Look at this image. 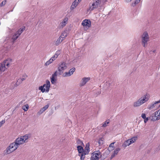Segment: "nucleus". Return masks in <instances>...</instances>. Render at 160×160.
Here are the masks:
<instances>
[{
    "instance_id": "f257e3e1",
    "label": "nucleus",
    "mask_w": 160,
    "mask_h": 160,
    "mask_svg": "<svg viewBox=\"0 0 160 160\" xmlns=\"http://www.w3.org/2000/svg\"><path fill=\"white\" fill-rule=\"evenodd\" d=\"M101 3V0H92L89 3V8L87 9L88 12H91L97 9Z\"/></svg>"
},
{
    "instance_id": "f03ea898",
    "label": "nucleus",
    "mask_w": 160,
    "mask_h": 160,
    "mask_svg": "<svg viewBox=\"0 0 160 160\" xmlns=\"http://www.w3.org/2000/svg\"><path fill=\"white\" fill-rule=\"evenodd\" d=\"M149 41V37L148 34L147 32H144L141 36V43L142 46L144 47H146Z\"/></svg>"
},
{
    "instance_id": "7ed1b4c3",
    "label": "nucleus",
    "mask_w": 160,
    "mask_h": 160,
    "mask_svg": "<svg viewBox=\"0 0 160 160\" xmlns=\"http://www.w3.org/2000/svg\"><path fill=\"white\" fill-rule=\"evenodd\" d=\"M11 62V59L10 58L4 60L1 64L0 67V71L2 72H4L6 69L9 67V64Z\"/></svg>"
},
{
    "instance_id": "20e7f679",
    "label": "nucleus",
    "mask_w": 160,
    "mask_h": 160,
    "mask_svg": "<svg viewBox=\"0 0 160 160\" xmlns=\"http://www.w3.org/2000/svg\"><path fill=\"white\" fill-rule=\"evenodd\" d=\"M25 30V27H24L22 28H20L17 31L13 34L12 39L13 40V42H14L17 39Z\"/></svg>"
},
{
    "instance_id": "39448f33",
    "label": "nucleus",
    "mask_w": 160,
    "mask_h": 160,
    "mask_svg": "<svg viewBox=\"0 0 160 160\" xmlns=\"http://www.w3.org/2000/svg\"><path fill=\"white\" fill-rule=\"evenodd\" d=\"M50 87V82L49 80H47L46 81V84H44L43 86L39 87V89L41 90L42 92H44L45 91L47 92H48L49 91Z\"/></svg>"
},
{
    "instance_id": "423d86ee",
    "label": "nucleus",
    "mask_w": 160,
    "mask_h": 160,
    "mask_svg": "<svg viewBox=\"0 0 160 160\" xmlns=\"http://www.w3.org/2000/svg\"><path fill=\"white\" fill-rule=\"evenodd\" d=\"M18 147L15 142H14L11 143L9 146L7 148L6 152L8 154H9L15 151Z\"/></svg>"
},
{
    "instance_id": "0eeeda50",
    "label": "nucleus",
    "mask_w": 160,
    "mask_h": 160,
    "mask_svg": "<svg viewBox=\"0 0 160 160\" xmlns=\"http://www.w3.org/2000/svg\"><path fill=\"white\" fill-rule=\"evenodd\" d=\"M67 68V64L64 62H62L59 63L58 67V74L60 75L63 72L64 70Z\"/></svg>"
},
{
    "instance_id": "6e6552de",
    "label": "nucleus",
    "mask_w": 160,
    "mask_h": 160,
    "mask_svg": "<svg viewBox=\"0 0 160 160\" xmlns=\"http://www.w3.org/2000/svg\"><path fill=\"white\" fill-rule=\"evenodd\" d=\"M137 138H138L137 136L133 137L129 139L128 140H126L124 142V143L122 144V146L125 148L129 146L131 144L134 143L137 140Z\"/></svg>"
},
{
    "instance_id": "1a4fd4ad",
    "label": "nucleus",
    "mask_w": 160,
    "mask_h": 160,
    "mask_svg": "<svg viewBox=\"0 0 160 160\" xmlns=\"http://www.w3.org/2000/svg\"><path fill=\"white\" fill-rule=\"evenodd\" d=\"M90 158V160H98L100 158L102 157L101 153L99 151L94 152Z\"/></svg>"
},
{
    "instance_id": "9d476101",
    "label": "nucleus",
    "mask_w": 160,
    "mask_h": 160,
    "mask_svg": "<svg viewBox=\"0 0 160 160\" xmlns=\"http://www.w3.org/2000/svg\"><path fill=\"white\" fill-rule=\"evenodd\" d=\"M157 112L156 111L154 113L151 115L150 118H151V121H155L160 119V117H159V116L158 115V114H157Z\"/></svg>"
},
{
    "instance_id": "9b49d317",
    "label": "nucleus",
    "mask_w": 160,
    "mask_h": 160,
    "mask_svg": "<svg viewBox=\"0 0 160 160\" xmlns=\"http://www.w3.org/2000/svg\"><path fill=\"white\" fill-rule=\"evenodd\" d=\"M75 70V68H72L69 70L68 72H65L63 76L64 77L70 76L73 74Z\"/></svg>"
},
{
    "instance_id": "f8f14e48",
    "label": "nucleus",
    "mask_w": 160,
    "mask_h": 160,
    "mask_svg": "<svg viewBox=\"0 0 160 160\" xmlns=\"http://www.w3.org/2000/svg\"><path fill=\"white\" fill-rule=\"evenodd\" d=\"M139 99L142 104L148 100L149 98L147 95L146 94L142 97Z\"/></svg>"
},
{
    "instance_id": "ddd939ff",
    "label": "nucleus",
    "mask_w": 160,
    "mask_h": 160,
    "mask_svg": "<svg viewBox=\"0 0 160 160\" xmlns=\"http://www.w3.org/2000/svg\"><path fill=\"white\" fill-rule=\"evenodd\" d=\"M14 142L18 147L20 145L23 144L24 143L22 136L17 138Z\"/></svg>"
},
{
    "instance_id": "4468645a",
    "label": "nucleus",
    "mask_w": 160,
    "mask_h": 160,
    "mask_svg": "<svg viewBox=\"0 0 160 160\" xmlns=\"http://www.w3.org/2000/svg\"><path fill=\"white\" fill-rule=\"evenodd\" d=\"M90 79V77L83 78L81 81L80 85L81 86H84Z\"/></svg>"
},
{
    "instance_id": "2eb2a0df",
    "label": "nucleus",
    "mask_w": 160,
    "mask_h": 160,
    "mask_svg": "<svg viewBox=\"0 0 160 160\" xmlns=\"http://www.w3.org/2000/svg\"><path fill=\"white\" fill-rule=\"evenodd\" d=\"M91 21L89 20L85 19L83 20L82 23V24L83 26H87L88 28L91 26Z\"/></svg>"
},
{
    "instance_id": "dca6fc26",
    "label": "nucleus",
    "mask_w": 160,
    "mask_h": 160,
    "mask_svg": "<svg viewBox=\"0 0 160 160\" xmlns=\"http://www.w3.org/2000/svg\"><path fill=\"white\" fill-rule=\"evenodd\" d=\"M68 21V18L67 17H65L64 18L62 22L60 23V25L62 28L64 27L67 24Z\"/></svg>"
},
{
    "instance_id": "f3484780",
    "label": "nucleus",
    "mask_w": 160,
    "mask_h": 160,
    "mask_svg": "<svg viewBox=\"0 0 160 160\" xmlns=\"http://www.w3.org/2000/svg\"><path fill=\"white\" fill-rule=\"evenodd\" d=\"M79 2L77 0H75L71 7L70 9L71 10L74 9L77 6Z\"/></svg>"
},
{
    "instance_id": "a211bd4d",
    "label": "nucleus",
    "mask_w": 160,
    "mask_h": 160,
    "mask_svg": "<svg viewBox=\"0 0 160 160\" xmlns=\"http://www.w3.org/2000/svg\"><path fill=\"white\" fill-rule=\"evenodd\" d=\"M90 144L89 142L87 143L86 144V146L85 148L84 152L86 154H88L90 151Z\"/></svg>"
},
{
    "instance_id": "6ab92c4d",
    "label": "nucleus",
    "mask_w": 160,
    "mask_h": 160,
    "mask_svg": "<svg viewBox=\"0 0 160 160\" xmlns=\"http://www.w3.org/2000/svg\"><path fill=\"white\" fill-rule=\"evenodd\" d=\"M49 105L47 104L43 108H41L38 112L39 114H42L48 108Z\"/></svg>"
},
{
    "instance_id": "aec40b11",
    "label": "nucleus",
    "mask_w": 160,
    "mask_h": 160,
    "mask_svg": "<svg viewBox=\"0 0 160 160\" xmlns=\"http://www.w3.org/2000/svg\"><path fill=\"white\" fill-rule=\"evenodd\" d=\"M22 82L21 81V80L20 78H19L17 80L16 82L15 83L14 82H12V84L14 85V87H17V86H18Z\"/></svg>"
},
{
    "instance_id": "412c9836",
    "label": "nucleus",
    "mask_w": 160,
    "mask_h": 160,
    "mask_svg": "<svg viewBox=\"0 0 160 160\" xmlns=\"http://www.w3.org/2000/svg\"><path fill=\"white\" fill-rule=\"evenodd\" d=\"M30 135L29 134H26L24 136H22V138L24 142H28V139L30 137Z\"/></svg>"
},
{
    "instance_id": "4be33fe9",
    "label": "nucleus",
    "mask_w": 160,
    "mask_h": 160,
    "mask_svg": "<svg viewBox=\"0 0 160 160\" xmlns=\"http://www.w3.org/2000/svg\"><path fill=\"white\" fill-rule=\"evenodd\" d=\"M142 105L140 101L138 99V101L134 102L133 106L134 107H137L140 106L141 105Z\"/></svg>"
},
{
    "instance_id": "5701e85b",
    "label": "nucleus",
    "mask_w": 160,
    "mask_h": 160,
    "mask_svg": "<svg viewBox=\"0 0 160 160\" xmlns=\"http://www.w3.org/2000/svg\"><path fill=\"white\" fill-rule=\"evenodd\" d=\"M77 148L79 153L81 154L84 152V149L81 146H78Z\"/></svg>"
},
{
    "instance_id": "b1692460",
    "label": "nucleus",
    "mask_w": 160,
    "mask_h": 160,
    "mask_svg": "<svg viewBox=\"0 0 160 160\" xmlns=\"http://www.w3.org/2000/svg\"><path fill=\"white\" fill-rule=\"evenodd\" d=\"M88 154H87L86 153L84 152H83L82 153H81V154H79V156H80V159L81 160H84L85 157V155Z\"/></svg>"
},
{
    "instance_id": "393cba45",
    "label": "nucleus",
    "mask_w": 160,
    "mask_h": 160,
    "mask_svg": "<svg viewBox=\"0 0 160 160\" xmlns=\"http://www.w3.org/2000/svg\"><path fill=\"white\" fill-rule=\"evenodd\" d=\"M61 39L59 37L58 38L57 40L55 42V44L56 46L58 45L62 42Z\"/></svg>"
},
{
    "instance_id": "a878e982",
    "label": "nucleus",
    "mask_w": 160,
    "mask_h": 160,
    "mask_svg": "<svg viewBox=\"0 0 160 160\" xmlns=\"http://www.w3.org/2000/svg\"><path fill=\"white\" fill-rule=\"evenodd\" d=\"M67 35V34L66 32L64 31L62 32L61 35L59 37L61 38L62 37H66Z\"/></svg>"
},
{
    "instance_id": "bb28decb",
    "label": "nucleus",
    "mask_w": 160,
    "mask_h": 160,
    "mask_svg": "<svg viewBox=\"0 0 160 160\" xmlns=\"http://www.w3.org/2000/svg\"><path fill=\"white\" fill-rule=\"evenodd\" d=\"M28 105L27 104L22 107V108L24 111H26L28 108Z\"/></svg>"
},
{
    "instance_id": "cd10ccee",
    "label": "nucleus",
    "mask_w": 160,
    "mask_h": 160,
    "mask_svg": "<svg viewBox=\"0 0 160 160\" xmlns=\"http://www.w3.org/2000/svg\"><path fill=\"white\" fill-rule=\"evenodd\" d=\"M58 72L57 71H56L52 75L51 78H57V76L58 74Z\"/></svg>"
},
{
    "instance_id": "c85d7f7f",
    "label": "nucleus",
    "mask_w": 160,
    "mask_h": 160,
    "mask_svg": "<svg viewBox=\"0 0 160 160\" xmlns=\"http://www.w3.org/2000/svg\"><path fill=\"white\" fill-rule=\"evenodd\" d=\"M140 0H135L134 2L132 3V5L133 7L135 6L138 3L140 2Z\"/></svg>"
},
{
    "instance_id": "c756f323",
    "label": "nucleus",
    "mask_w": 160,
    "mask_h": 160,
    "mask_svg": "<svg viewBox=\"0 0 160 160\" xmlns=\"http://www.w3.org/2000/svg\"><path fill=\"white\" fill-rule=\"evenodd\" d=\"M28 76L26 74H24L22 78H20V79L21 80V81L22 82L23 81L25 80L26 78H27Z\"/></svg>"
},
{
    "instance_id": "7c9ffc66",
    "label": "nucleus",
    "mask_w": 160,
    "mask_h": 160,
    "mask_svg": "<svg viewBox=\"0 0 160 160\" xmlns=\"http://www.w3.org/2000/svg\"><path fill=\"white\" fill-rule=\"evenodd\" d=\"M109 120H107L106 121L104 122L102 125V126L103 127H106L107 125V124H108L109 123Z\"/></svg>"
},
{
    "instance_id": "2f4dec72",
    "label": "nucleus",
    "mask_w": 160,
    "mask_h": 160,
    "mask_svg": "<svg viewBox=\"0 0 160 160\" xmlns=\"http://www.w3.org/2000/svg\"><path fill=\"white\" fill-rule=\"evenodd\" d=\"M61 53V51L58 50L54 55V57H56V58H57L58 55Z\"/></svg>"
},
{
    "instance_id": "473e14b6",
    "label": "nucleus",
    "mask_w": 160,
    "mask_h": 160,
    "mask_svg": "<svg viewBox=\"0 0 160 160\" xmlns=\"http://www.w3.org/2000/svg\"><path fill=\"white\" fill-rule=\"evenodd\" d=\"M120 150V149L119 148H116V149L114 151L113 153L115 155H117Z\"/></svg>"
},
{
    "instance_id": "72a5a7b5",
    "label": "nucleus",
    "mask_w": 160,
    "mask_h": 160,
    "mask_svg": "<svg viewBox=\"0 0 160 160\" xmlns=\"http://www.w3.org/2000/svg\"><path fill=\"white\" fill-rule=\"evenodd\" d=\"M52 60L50 59L49 60L47 61L45 63V65L46 66H47L49 64H50L51 62H52Z\"/></svg>"
},
{
    "instance_id": "f704fd0d",
    "label": "nucleus",
    "mask_w": 160,
    "mask_h": 160,
    "mask_svg": "<svg viewBox=\"0 0 160 160\" xmlns=\"http://www.w3.org/2000/svg\"><path fill=\"white\" fill-rule=\"evenodd\" d=\"M51 82L52 84H54L56 83V80L55 78H51Z\"/></svg>"
},
{
    "instance_id": "c9c22d12",
    "label": "nucleus",
    "mask_w": 160,
    "mask_h": 160,
    "mask_svg": "<svg viewBox=\"0 0 160 160\" xmlns=\"http://www.w3.org/2000/svg\"><path fill=\"white\" fill-rule=\"evenodd\" d=\"M6 0L3 1L0 3V6L1 7H2V6H4L6 4Z\"/></svg>"
},
{
    "instance_id": "e433bc0d",
    "label": "nucleus",
    "mask_w": 160,
    "mask_h": 160,
    "mask_svg": "<svg viewBox=\"0 0 160 160\" xmlns=\"http://www.w3.org/2000/svg\"><path fill=\"white\" fill-rule=\"evenodd\" d=\"M149 119L151 120V118H150V116L146 118H145V119H144V123H146Z\"/></svg>"
},
{
    "instance_id": "4c0bfd02",
    "label": "nucleus",
    "mask_w": 160,
    "mask_h": 160,
    "mask_svg": "<svg viewBox=\"0 0 160 160\" xmlns=\"http://www.w3.org/2000/svg\"><path fill=\"white\" fill-rule=\"evenodd\" d=\"M5 122V120H2L0 122V127Z\"/></svg>"
},
{
    "instance_id": "58836bf2",
    "label": "nucleus",
    "mask_w": 160,
    "mask_h": 160,
    "mask_svg": "<svg viewBox=\"0 0 160 160\" xmlns=\"http://www.w3.org/2000/svg\"><path fill=\"white\" fill-rule=\"evenodd\" d=\"M141 117L143 119H145L146 118V114L145 113H142L141 115Z\"/></svg>"
},
{
    "instance_id": "ea45409f",
    "label": "nucleus",
    "mask_w": 160,
    "mask_h": 160,
    "mask_svg": "<svg viewBox=\"0 0 160 160\" xmlns=\"http://www.w3.org/2000/svg\"><path fill=\"white\" fill-rule=\"evenodd\" d=\"M114 142H112V143L110 145H109V147H112V148H114Z\"/></svg>"
},
{
    "instance_id": "a19ab883",
    "label": "nucleus",
    "mask_w": 160,
    "mask_h": 160,
    "mask_svg": "<svg viewBox=\"0 0 160 160\" xmlns=\"http://www.w3.org/2000/svg\"><path fill=\"white\" fill-rule=\"evenodd\" d=\"M57 58H56V57H54V55H53L51 58V59L52 60V61H53L55 60Z\"/></svg>"
},
{
    "instance_id": "79ce46f5",
    "label": "nucleus",
    "mask_w": 160,
    "mask_h": 160,
    "mask_svg": "<svg viewBox=\"0 0 160 160\" xmlns=\"http://www.w3.org/2000/svg\"><path fill=\"white\" fill-rule=\"evenodd\" d=\"M115 155L114 153L112 154L111 156V159Z\"/></svg>"
},
{
    "instance_id": "37998d69",
    "label": "nucleus",
    "mask_w": 160,
    "mask_h": 160,
    "mask_svg": "<svg viewBox=\"0 0 160 160\" xmlns=\"http://www.w3.org/2000/svg\"><path fill=\"white\" fill-rule=\"evenodd\" d=\"M66 37H62L61 40H62V42L64 39H65V38Z\"/></svg>"
},
{
    "instance_id": "c03bdc74",
    "label": "nucleus",
    "mask_w": 160,
    "mask_h": 160,
    "mask_svg": "<svg viewBox=\"0 0 160 160\" xmlns=\"http://www.w3.org/2000/svg\"><path fill=\"white\" fill-rule=\"evenodd\" d=\"M132 0H125V1L127 2H131Z\"/></svg>"
},
{
    "instance_id": "a18cd8bd",
    "label": "nucleus",
    "mask_w": 160,
    "mask_h": 160,
    "mask_svg": "<svg viewBox=\"0 0 160 160\" xmlns=\"http://www.w3.org/2000/svg\"><path fill=\"white\" fill-rule=\"evenodd\" d=\"M78 141H79L82 144H83V143L82 142V141H81L78 140Z\"/></svg>"
},
{
    "instance_id": "49530a36",
    "label": "nucleus",
    "mask_w": 160,
    "mask_h": 160,
    "mask_svg": "<svg viewBox=\"0 0 160 160\" xmlns=\"http://www.w3.org/2000/svg\"><path fill=\"white\" fill-rule=\"evenodd\" d=\"M152 52H153V53H155L156 52V50H154L152 51Z\"/></svg>"
},
{
    "instance_id": "de8ad7c7",
    "label": "nucleus",
    "mask_w": 160,
    "mask_h": 160,
    "mask_svg": "<svg viewBox=\"0 0 160 160\" xmlns=\"http://www.w3.org/2000/svg\"><path fill=\"white\" fill-rule=\"evenodd\" d=\"M14 88V87H12L11 88V89H13Z\"/></svg>"
}]
</instances>
